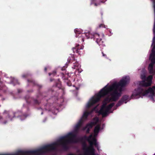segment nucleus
I'll return each instance as SVG.
<instances>
[{"label": "nucleus", "instance_id": "nucleus-1", "mask_svg": "<svg viewBox=\"0 0 155 155\" xmlns=\"http://www.w3.org/2000/svg\"><path fill=\"white\" fill-rule=\"evenodd\" d=\"M77 134L73 132H70L64 136L61 137L57 142L46 145L41 148L35 150H29L25 151H21L20 152L22 154H26L28 155H40L48 151L55 150L56 146L58 145L62 146L63 149L65 150L68 148V144L70 143H77L79 141L83 140V137L79 139L77 138Z\"/></svg>", "mask_w": 155, "mask_h": 155}, {"label": "nucleus", "instance_id": "nucleus-2", "mask_svg": "<svg viewBox=\"0 0 155 155\" xmlns=\"http://www.w3.org/2000/svg\"><path fill=\"white\" fill-rule=\"evenodd\" d=\"M110 86L107 87L105 86L101 90L96 96L93 97L88 103L86 105V107L89 108L97 103L98 102L101 97H103L107 95L110 92L113 91L111 94V97L109 99V101H117L121 96V94L118 92V89L115 88L110 90L109 89Z\"/></svg>", "mask_w": 155, "mask_h": 155}, {"label": "nucleus", "instance_id": "nucleus-3", "mask_svg": "<svg viewBox=\"0 0 155 155\" xmlns=\"http://www.w3.org/2000/svg\"><path fill=\"white\" fill-rule=\"evenodd\" d=\"M155 86H153L152 87H150L147 90L139 87L134 90L130 97L131 99H137L142 96H145L149 93L153 97L155 94Z\"/></svg>", "mask_w": 155, "mask_h": 155}, {"label": "nucleus", "instance_id": "nucleus-4", "mask_svg": "<svg viewBox=\"0 0 155 155\" xmlns=\"http://www.w3.org/2000/svg\"><path fill=\"white\" fill-rule=\"evenodd\" d=\"M2 114L3 117H5V119H4L3 117H2L3 120H7V123L8 122V119H9L11 120H12L13 118L18 117L21 120H25L27 117V115L26 114H23L22 112L19 110L16 111H12L5 110ZM2 117L3 116H2Z\"/></svg>", "mask_w": 155, "mask_h": 155}, {"label": "nucleus", "instance_id": "nucleus-5", "mask_svg": "<svg viewBox=\"0 0 155 155\" xmlns=\"http://www.w3.org/2000/svg\"><path fill=\"white\" fill-rule=\"evenodd\" d=\"M151 46H153V47L149 57L151 63L149 64L148 68L150 74L153 73L154 66L155 64V39H153Z\"/></svg>", "mask_w": 155, "mask_h": 155}, {"label": "nucleus", "instance_id": "nucleus-6", "mask_svg": "<svg viewBox=\"0 0 155 155\" xmlns=\"http://www.w3.org/2000/svg\"><path fill=\"white\" fill-rule=\"evenodd\" d=\"M130 78L129 77H123L121 80L118 83H115L110 86L109 89L112 90L113 89L117 88L119 89V90L120 92L122 91V87H124L130 81Z\"/></svg>", "mask_w": 155, "mask_h": 155}, {"label": "nucleus", "instance_id": "nucleus-7", "mask_svg": "<svg viewBox=\"0 0 155 155\" xmlns=\"http://www.w3.org/2000/svg\"><path fill=\"white\" fill-rule=\"evenodd\" d=\"M84 138L88 141L90 145V148H91L90 153L92 155H94V149L93 145H94L98 150V145L97 143L96 139L95 138L93 137L91 134L88 137L85 136Z\"/></svg>", "mask_w": 155, "mask_h": 155}, {"label": "nucleus", "instance_id": "nucleus-8", "mask_svg": "<svg viewBox=\"0 0 155 155\" xmlns=\"http://www.w3.org/2000/svg\"><path fill=\"white\" fill-rule=\"evenodd\" d=\"M114 104V103H112L107 106L106 104H103L102 106L99 113L102 115L103 117L106 116L109 110L112 108Z\"/></svg>", "mask_w": 155, "mask_h": 155}, {"label": "nucleus", "instance_id": "nucleus-9", "mask_svg": "<svg viewBox=\"0 0 155 155\" xmlns=\"http://www.w3.org/2000/svg\"><path fill=\"white\" fill-rule=\"evenodd\" d=\"M142 79H144L142 82V85L144 87H148L150 86L152 84L153 76L151 75H150L147 78H146L145 76H144Z\"/></svg>", "mask_w": 155, "mask_h": 155}, {"label": "nucleus", "instance_id": "nucleus-10", "mask_svg": "<svg viewBox=\"0 0 155 155\" xmlns=\"http://www.w3.org/2000/svg\"><path fill=\"white\" fill-rule=\"evenodd\" d=\"M82 147L83 149L85 151L84 155H92L90 153L91 148H90V147H87L85 142H83V143Z\"/></svg>", "mask_w": 155, "mask_h": 155}, {"label": "nucleus", "instance_id": "nucleus-11", "mask_svg": "<svg viewBox=\"0 0 155 155\" xmlns=\"http://www.w3.org/2000/svg\"><path fill=\"white\" fill-rule=\"evenodd\" d=\"M74 32L76 34V38H80L82 35V31L78 28H75L74 30Z\"/></svg>", "mask_w": 155, "mask_h": 155}, {"label": "nucleus", "instance_id": "nucleus-12", "mask_svg": "<svg viewBox=\"0 0 155 155\" xmlns=\"http://www.w3.org/2000/svg\"><path fill=\"white\" fill-rule=\"evenodd\" d=\"M96 107H95L92 110L89 111H85L83 114V117L85 119H87L88 116L91 114L93 112L94 110L96 108Z\"/></svg>", "mask_w": 155, "mask_h": 155}, {"label": "nucleus", "instance_id": "nucleus-13", "mask_svg": "<svg viewBox=\"0 0 155 155\" xmlns=\"http://www.w3.org/2000/svg\"><path fill=\"white\" fill-rule=\"evenodd\" d=\"M104 36V35L103 34H101L100 35L98 33H94L92 34V37H91V39H98L99 38L101 37L103 38Z\"/></svg>", "mask_w": 155, "mask_h": 155}, {"label": "nucleus", "instance_id": "nucleus-14", "mask_svg": "<svg viewBox=\"0 0 155 155\" xmlns=\"http://www.w3.org/2000/svg\"><path fill=\"white\" fill-rule=\"evenodd\" d=\"M81 49V48L79 47V44H77L76 46L74 47H73L72 48L73 52L74 53H78L80 49Z\"/></svg>", "mask_w": 155, "mask_h": 155}, {"label": "nucleus", "instance_id": "nucleus-15", "mask_svg": "<svg viewBox=\"0 0 155 155\" xmlns=\"http://www.w3.org/2000/svg\"><path fill=\"white\" fill-rule=\"evenodd\" d=\"M28 81L29 83H31L32 84L34 85H36L38 86L39 88H41L42 87V86L41 85L38 84H37L35 81L32 79H30L28 80Z\"/></svg>", "mask_w": 155, "mask_h": 155}, {"label": "nucleus", "instance_id": "nucleus-16", "mask_svg": "<svg viewBox=\"0 0 155 155\" xmlns=\"http://www.w3.org/2000/svg\"><path fill=\"white\" fill-rule=\"evenodd\" d=\"M27 97H26L25 99L26 101V102L27 103H30V102H33V103L35 105H38L40 104V102L37 99H31V102H30L27 99Z\"/></svg>", "mask_w": 155, "mask_h": 155}, {"label": "nucleus", "instance_id": "nucleus-17", "mask_svg": "<svg viewBox=\"0 0 155 155\" xmlns=\"http://www.w3.org/2000/svg\"><path fill=\"white\" fill-rule=\"evenodd\" d=\"M82 35H85L87 39L91 38V37H92V34L91 33L90 31L85 32L84 33H82Z\"/></svg>", "mask_w": 155, "mask_h": 155}, {"label": "nucleus", "instance_id": "nucleus-18", "mask_svg": "<svg viewBox=\"0 0 155 155\" xmlns=\"http://www.w3.org/2000/svg\"><path fill=\"white\" fill-rule=\"evenodd\" d=\"M79 64L77 62H75V63H74V65L72 67V68L74 69H76V70L78 71L79 72H81V71H79Z\"/></svg>", "mask_w": 155, "mask_h": 155}, {"label": "nucleus", "instance_id": "nucleus-19", "mask_svg": "<svg viewBox=\"0 0 155 155\" xmlns=\"http://www.w3.org/2000/svg\"><path fill=\"white\" fill-rule=\"evenodd\" d=\"M96 124V122H91L90 123L87 124L86 126L84 127V129H85L86 128H91L93 126V125H95Z\"/></svg>", "mask_w": 155, "mask_h": 155}, {"label": "nucleus", "instance_id": "nucleus-20", "mask_svg": "<svg viewBox=\"0 0 155 155\" xmlns=\"http://www.w3.org/2000/svg\"><path fill=\"white\" fill-rule=\"evenodd\" d=\"M100 129V126L99 125H97L94 128V132L96 134H98Z\"/></svg>", "mask_w": 155, "mask_h": 155}, {"label": "nucleus", "instance_id": "nucleus-21", "mask_svg": "<svg viewBox=\"0 0 155 155\" xmlns=\"http://www.w3.org/2000/svg\"><path fill=\"white\" fill-rule=\"evenodd\" d=\"M129 97V96L127 95H124L123 96L121 100L123 102H124L125 103H127L126 101L127 100Z\"/></svg>", "mask_w": 155, "mask_h": 155}, {"label": "nucleus", "instance_id": "nucleus-22", "mask_svg": "<svg viewBox=\"0 0 155 155\" xmlns=\"http://www.w3.org/2000/svg\"><path fill=\"white\" fill-rule=\"evenodd\" d=\"M0 122L1 124H6L7 122V120H3L2 117V115L0 114Z\"/></svg>", "mask_w": 155, "mask_h": 155}, {"label": "nucleus", "instance_id": "nucleus-23", "mask_svg": "<svg viewBox=\"0 0 155 155\" xmlns=\"http://www.w3.org/2000/svg\"><path fill=\"white\" fill-rule=\"evenodd\" d=\"M124 102L121 100L119 101L117 104L116 106L114 107V109L115 110L117 109V107L120 106Z\"/></svg>", "mask_w": 155, "mask_h": 155}, {"label": "nucleus", "instance_id": "nucleus-24", "mask_svg": "<svg viewBox=\"0 0 155 155\" xmlns=\"http://www.w3.org/2000/svg\"><path fill=\"white\" fill-rule=\"evenodd\" d=\"M81 125V122H80L77 124L75 127V130L76 131H78Z\"/></svg>", "mask_w": 155, "mask_h": 155}, {"label": "nucleus", "instance_id": "nucleus-25", "mask_svg": "<svg viewBox=\"0 0 155 155\" xmlns=\"http://www.w3.org/2000/svg\"><path fill=\"white\" fill-rule=\"evenodd\" d=\"M5 87L4 85L3 84V81L1 80L0 78V90H3Z\"/></svg>", "mask_w": 155, "mask_h": 155}, {"label": "nucleus", "instance_id": "nucleus-26", "mask_svg": "<svg viewBox=\"0 0 155 155\" xmlns=\"http://www.w3.org/2000/svg\"><path fill=\"white\" fill-rule=\"evenodd\" d=\"M21 151L19 152V153L21 154H19L18 153H16L15 154H0V155H28L26 154H22L20 152Z\"/></svg>", "mask_w": 155, "mask_h": 155}, {"label": "nucleus", "instance_id": "nucleus-27", "mask_svg": "<svg viewBox=\"0 0 155 155\" xmlns=\"http://www.w3.org/2000/svg\"><path fill=\"white\" fill-rule=\"evenodd\" d=\"M102 39H96V42L99 45H101V42H103V41H102Z\"/></svg>", "mask_w": 155, "mask_h": 155}, {"label": "nucleus", "instance_id": "nucleus-28", "mask_svg": "<svg viewBox=\"0 0 155 155\" xmlns=\"http://www.w3.org/2000/svg\"><path fill=\"white\" fill-rule=\"evenodd\" d=\"M99 28H101V27H104L105 28V25L102 24H100L99 26Z\"/></svg>", "mask_w": 155, "mask_h": 155}, {"label": "nucleus", "instance_id": "nucleus-29", "mask_svg": "<svg viewBox=\"0 0 155 155\" xmlns=\"http://www.w3.org/2000/svg\"><path fill=\"white\" fill-rule=\"evenodd\" d=\"M56 73V71H53L52 73H49V76H50L52 74H53V75H55Z\"/></svg>", "mask_w": 155, "mask_h": 155}, {"label": "nucleus", "instance_id": "nucleus-30", "mask_svg": "<svg viewBox=\"0 0 155 155\" xmlns=\"http://www.w3.org/2000/svg\"><path fill=\"white\" fill-rule=\"evenodd\" d=\"M102 56L104 57H105L106 58H108L107 57V55L105 54L103 52H102Z\"/></svg>", "mask_w": 155, "mask_h": 155}, {"label": "nucleus", "instance_id": "nucleus-31", "mask_svg": "<svg viewBox=\"0 0 155 155\" xmlns=\"http://www.w3.org/2000/svg\"><path fill=\"white\" fill-rule=\"evenodd\" d=\"M96 0H91V5H92L95 2Z\"/></svg>", "mask_w": 155, "mask_h": 155}, {"label": "nucleus", "instance_id": "nucleus-32", "mask_svg": "<svg viewBox=\"0 0 155 155\" xmlns=\"http://www.w3.org/2000/svg\"><path fill=\"white\" fill-rule=\"evenodd\" d=\"M153 7L154 8V11L155 12V0H153Z\"/></svg>", "mask_w": 155, "mask_h": 155}, {"label": "nucleus", "instance_id": "nucleus-33", "mask_svg": "<svg viewBox=\"0 0 155 155\" xmlns=\"http://www.w3.org/2000/svg\"><path fill=\"white\" fill-rule=\"evenodd\" d=\"M67 83L68 85L69 86H71V83L70 81L67 82Z\"/></svg>", "mask_w": 155, "mask_h": 155}, {"label": "nucleus", "instance_id": "nucleus-34", "mask_svg": "<svg viewBox=\"0 0 155 155\" xmlns=\"http://www.w3.org/2000/svg\"><path fill=\"white\" fill-rule=\"evenodd\" d=\"M90 131V128H88L87 130H86V133H89Z\"/></svg>", "mask_w": 155, "mask_h": 155}, {"label": "nucleus", "instance_id": "nucleus-35", "mask_svg": "<svg viewBox=\"0 0 155 155\" xmlns=\"http://www.w3.org/2000/svg\"><path fill=\"white\" fill-rule=\"evenodd\" d=\"M67 155H82L81 154H79L78 155L72 153H70L67 154Z\"/></svg>", "mask_w": 155, "mask_h": 155}, {"label": "nucleus", "instance_id": "nucleus-36", "mask_svg": "<svg viewBox=\"0 0 155 155\" xmlns=\"http://www.w3.org/2000/svg\"><path fill=\"white\" fill-rule=\"evenodd\" d=\"M67 155H82L81 154H79L78 155L72 153H70L67 154Z\"/></svg>", "mask_w": 155, "mask_h": 155}, {"label": "nucleus", "instance_id": "nucleus-37", "mask_svg": "<svg viewBox=\"0 0 155 155\" xmlns=\"http://www.w3.org/2000/svg\"><path fill=\"white\" fill-rule=\"evenodd\" d=\"M71 59L70 58H68V61L69 63H70L71 62Z\"/></svg>", "mask_w": 155, "mask_h": 155}, {"label": "nucleus", "instance_id": "nucleus-38", "mask_svg": "<svg viewBox=\"0 0 155 155\" xmlns=\"http://www.w3.org/2000/svg\"><path fill=\"white\" fill-rule=\"evenodd\" d=\"M28 74H25L22 75V77L23 78H26L27 77Z\"/></svg>", "mask_w": 155, "mask_h": 155}, {"label": "nucleus", "instance_id": "nucleus-39", "mask_svg": "<svg viewBox=\"0 0 155 155\" xmlns=\"http://www.w3.org/2000/svg\"><path fill=\"white\" fill-rule=\"evenodd\" d=\"M93 4H94V6H97L98 5H99L100 4L99 3L97 4L95 2Z\"/></svg>", "mask_w": 155, "mask_h": 155}, {"label": "nucleus", "instance_id": "nucleus-40", "mask_svg": "<svg viewBox=\"0 0 155 155\" xmlns=\"http://www.w3.org/2000/svg\"><path fill=\"white\" fill-rule=\"evenodd\" d=\"M94 120H96L97 122L98 121V119L97 118H94Z\"/></svg>", "mask_w": 155, "mask_h": 155}, {"label": "nucleus", "instance_id": "nucleus-41", "mask_svg": "<svg viewBox=\"0 0 155 155\" xmlns=\"http://www.w3.org/2000/svg\"><path fill=\"white\" fill-rule=\"evenodd\" d=\"M106 1V0H100V2H101L104 3Z\"/></svg>", "mask_w": 155, "mask_h": 155}, {"label": "nucleus", "instance_id": "nucleus-42", "mask_svg": "<svg viewBox=\"0 0 155 155\" xmlns=\"http://www.w3.org/2000/svg\"><path fill=\"white\" fill-rule=\"evenodd\" d=\"M60 85V82H59L58 83L56 84V86H58V85Z\"/></svg>", "mask_w": 155, "mask_h": 155}, {"label": "nucleus", "instance_id": "nucleus-43", "mask_svg": "<svg viewBox=\"0 0 155 155\" xmlns=\"http://www.w3.org/2000/svg\"><path fill=\"white\" fill-rule=\"evenodd\" d=\"M18 93H20V92H21V90H19V89H18Z\"/></svg>", "mask_w": 155, "mask_h": 155}, {"label": "nucleus", "instance_id": "nucleus-44", "mask_svg": "<svg viewBox=\"0 0 155 155\" xmlns=\"http://www.w3.org/2000/svg\"><path fill=\"white\" fill-rule=\"evenodd\" d=\"M44 70L45 71H46L47 70V68L46 67H45L44 68Z\"/></svg>", "mask_w": 155, "mask_h": 155}, {"label": "nucleus", "instance_id": "nucleus-45", "mask_svg": "<svg viewBox=\"0 0 155 155\" xmlns=\"http://www.w3.org/2000/svg\"><path fill=\"white\" fill-rule=\"evenodd\" d=\"M71 58L72 59V60H74V57L73 56H71Z\"/></svg>", "mask_w": 155, "mask_h": 155}, {"label": "nucleus", "instance_id": "nucleus-46", "mask_svg": "<svg viewBox=\"0 0 155 155\" xmlns=\"http://www.w3.org/2000/svg\"><path fill=\"white\" fill-rule=\"evenodd\" d=\"M53 79H52L51 78L50 79V81L51 82L52 81H53Z\"/></svg>", "mask_w": 155, "mask_h": 155}, {"label": "nucleus", "instance_id": "nucleus-47", "mask_svg": "<svg viewBox=\"0 0 155 155\" xmlns=\"http://www.w3.org/2000/svg\"><path fill=\"white\" fill-rule=\"evenodd\" d=\"M11 83H13V81H12H12H11Z\"/></svg>", "mask_w": 155, "mask_h": 155}, {"label": "nucleus", "instance_id": "nucleus-48", "mask_svg": "<svg viewBox=\"0 0 155 155\" xmlns=\"http://www.w3.org/2000/svg\"><path fill=\"white\" fill-rule=\"evenodd\" d=\"M82 41H83V42H84V39H82Z\"/></svg>", "mask_w": 155, "mask_h": 155}, {"label": "nucleus", "instance_id": "nucleus-49", "mask_svg": "<svg viewBox=\"0 0 155 155\" xmlns=\"http://www.w3.org/2000/svg\"><path fill=\"white\" fill-rule=\"evenodd\" d=\"M41 114H43V112H42Z\"/></svg>", "mask_w": 155, "mask_h": 155}, {"label": "nucleus", "instance_id": "nucleus-50", "mask_svg": "<svg viewBox=\"0 0 155 155\" xmlns=\"http://www.w3.org/2000/svg\"><path fill=\"white\" fill-rule=\"evenodd\" d=\"M62 70H63L64 69H63V68H62Z\"/></svg>", "mask_w": 155, "mask_h": 155}, {"label": "nucleus", "instance_id": "nucleus-51", "mask_svg": "<svg viewBox=\"0 0 155 155\" xmlns=\"http://www.w3.org/2000/svg\"><path fill=\"white\" fill-rule=\"evenodd\" d=\"M81 39H84V38H82Z\"/></svg>", "mask_w": 155, "mask_h": 155}, {"label": "nucleus", "instance_id": "nucleus-52", "mask_svg": "<svg viewBox=\"0 0 155 155\" xmlns=\"http://www.w3.org/2000/svg\"><path fill=\"white\" fill-rule=\"evenodd\" d=\"M155 155V153L154 155Z\"/></svg>", "mask_w": 155, "mask_h": 155}, {"label": "nucleus", "instance_id": "nucleus-53", "mask_svg": "<svg viewBox=\"0 0 155 155\" xmlns=\"http://www.w3.org/2000/svg\"><path fill=\"white\" fill-rule=\"evenodd\" d=\"M56 155V154H55V155Z\"/></svg>", "mask_w": 155, "mask_h": 155}]
</instances>
